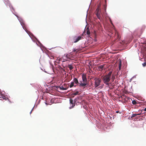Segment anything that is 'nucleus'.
Here are the masks:
<instances>
[{"label":"nucleus","mask_w":146,"mask_h":146,"mask_svg":"<svg viewBox=\"0 0 146 146\" xmlns=\"http://www.w3.org/2000/svg\"><path fill=\"white\" fill-rule=\"evenodd\" d=\"M121 60H119V70H121Z\"/></svg>","instance_id":"nucleus-13"},{"label":"nucleus","mask_w":146,"mask_h":146,"mask_svg":"<svg viewBox=\"0 0 146 146\" xmlns=\"http://www.w3.org/2000/svg\"><path fill=\"white\" fill-rule=\"evenodd\" d=\"M86 85V83H81L80 84V86H85Z\"/></svg>","instance_id":"nucleus-17"},{"label":"nucleus","mask_w":146,"mask_h":146,"mask_svg":"<svg viewBox=\"0 0 146 146\" xmlns=\"http://www.w3.org/2000/svg\"><path fill=\"white\" fill-rule=\"evenodd\" d=\"M111 72H110L108 74L104 76L103 79V82L106 84L108 85L111 80Z\"/></svg>","instance_id":"nucleus-2"},{"label":"nucleus","mask_w":146,"mask_h":146,"mask_svg":"<svg viewBox=\"0 0 146 146\" xmlns=\"http://www.w3.org/2000/svg\"><path fill=\"white\" fill-rule=\"evenodd\" d=\"M80 51V50L79 49H74L73 52H76V53Z\"/></svg>","instance_id":"nucleus-16"},{"label":"nucleus","mask_w":146,"mask_h":146,"mask_svg":"<svg viewBox=\"0 0 146 146\" xmlns=\"http://www.w3.org/2000/svg\"><path fill=\"white\" fill-rule=\"evenodd\" d=\"M64 54L62 57V58L63 60L62 62H64L67 60V57L66 56V54Z\"/></svg>","instance_id":"nucleus-8"},{"label":"nucleus","mask_w":146,"mask_h":146,"mask_svg":"<svg viewBox=\"0 0 146 146\" xmlns=\"http://www.w3.org/2000/svg\"><path fill=\"white\" fill-rule=\"evenodd\" d=\"M116 112H117V113H118V111H116Z\"/></svg>","instance_id":"nucleus-27"},{"label":"nucleus","mask_w":146,"mask_h":146,"mask_svg":"<svg viewBox=\"0 0 146 146\" xmlns=\"http://www.w3.org/2000/svg\"><path fill=\"white\" fill-rule=\"evenodd\" d=\"M74 82H72L69 86L70 88H72L74 86Z\"/></svg>","instance_id":"nucleus-14"},{"label":"nucleus","mask_w":146,"mask_h":146,"mask_svg":"<svg viewBox=\"0 0 146 146\" xmlns=\"http://www.w3.org/2000/svg\"><path fill=\"white\" fill-rule=\"evenodd\" d=\"M82 80L84 82L87 81V79L86 78V75L85 74H83L82 75Z\"/></svg>","instance_id":"nucleus-9"},{"label":"nucleus","mask_w":146,"mask_h":146,"mask_svg":"<svg viewBox=\"0 0 146 146\" xmlns=\"http://www.w3.org/2000/svg\"><path fill=\"white\" fill-rule=\"evenodd\" d=\"M68 68H69L70 70H72L73 68V67L71 65H68Z\"/></svg>","instance_id":"nucleus-15"},{"label":"nucleus","mask_w":146,"mask_h":146,"mask_svg":"<svg viewBox=\"0 0 146 146\" xmlns=\"http://www.w3.org/2000/svg\"><path fill=\"white\" fill-rule=\"evenodd\" d=\"M79 93V92H78V91H77L75 92H74L73 94V95H74V96H75V95H76L78 94Z\"/></svg>","instance_id":"nucleus-18"},{"label":"nucleus","mask_w":146,"mask_h":146,"mask_svg":"<svg viewBox=\"0 0 146 146\" xmlns=\"http://www.w3.org/2000/svg\"><path fill=\"white\" fill-rule=\"evenodd\" d=\"M70 109H71L73 108L75 106V103H73V100L71 99H70Z\"/></svg>","instance_id":"nucleus-6"},{"label":"nucleus","mask_w":146,"mask_h":146,"mask_svg":"<svg viewBox=\"0 0 146 146\" xmlns=\"http://www.w3.org/2000/svg\"><path fill=\"white\" fill-rule=\"evenodd\" d=\"M83 36V34H82L80 36H74L73 38L74 42L76 43L78 42L80 40L83 39L84 38Z\"/></svg>","instance_id":"nucleus-4"},{"label":"nucleus","mask_w":146,"mask_h":146,"mask_svg":"<svg viewBox=\"0 0 146 146\" xmlns=\"http://www.w3.org/2000/svg\"><path fill=\"white\" fill-rule=\"evenodd\" d=\"M19 20L21 25L22 26L23 28L25 30L28 34H30V33L27 30L26 26L23 20L22 19H19Z\"/></svg>","instance_id":"nucleus-5"},{"label":"nucleus","mask_w":146,"mask_h":146,"mask_svg":"<svg viewBox=\"0 0 146 146\" xmlns=\"http://www.w3.org/2000/svg\"><path fill=\"white\" fill-rule=\"evenodd\" d=\"M104 8L105 10V13H101L100 10V7L99 5L96 9L95 12L96 14L97 17L100 20H102V18H104V17L105 16V13L106 11V5H105L104 6Z\"/></svg>","instance_id":"nucleus-1"},{"label":"nucleus","mask_w":146,"mask_h":146,"mask_svg":"<svg viewBox=\"0 0 146 146\" xmlns=\"http://www.w3.org/2000/svg\"><path fill=\"white\" fill-rule=\"evenodd\" d=\"M115 33L116 36L117 38L118 39H119L120 37L119 35L118 32L116 30H115Z\"/></svg>","instance_id":"nucleus-10"},{"label":"nucleus","mask_w":146,"mask_h":146,"mask_svg":"<svg viewBox=\"0 0 146 146\" xmlns=\"http://www.w3.org/2000/svg\"><path fill=\"white\" fill-rule=\"evenodd\" d=\"M104 67V66L103 65H100V66H99V69H102Z\"/></svg>","instance_id":"nucleus-21"},{"label":"nucleus","mask_w":146,"mask_h":146,"mask_svg":"<svg viewBox=\"0 0 146 146\" xmlns=\"http://www.w3.org/2000/svg\"><path fill=\"white\" fill-rule=\"evenodd\" d=\"M73 81V82H74V83H75L76 84H77L78 83V79L76 78H74V79Z\"/></svg>","instance_id":"nucleus-12"},{"label":"nucleus","mask_w":146,"mask_h":146,"mask_svg":"<svg viewBox=\"0 0 146 146\" xmlns=\"http://www.w3.org/2000/svg\"><path fill=\"white\" fill-rule=\"evenodd\" d=\"M132 103L133 104H135L137 103L136 102L135 100H133L132 101Z\"/></svg>","instance_id":"nucleus-23"},{"label":"nucleus","mask_w":146,"mask_h":146,"mask_svg":"<svg viewBox=\"0 0 146 146\" xmlns=\"http://www.w3.org/2000/svg\"><path fill=\"white\" fill-rule=\"evenodd\" d=\"M69 87V85H68L67 88H64L63 86L60 87V89L62 90H67Z\"/></svg>","instance_id":"nucleus-11"},{"label":"nucleus","mask_w":146,"mask_h":146,"mask_svg":"<svg viewBox=\"0 0 146 146\" xmlns=\"http://www.w3.org/2000/svg\"><path fill=\"white\" fill-rule=\"evenodd\" d=\"M144 111H146V108H145Z\"/></svg>","instance_id":"nucleus-26"},{"label":"nucleus","mask_w":146,"mask_h":146,"mask_svg":"<svg viewBox=\"0 0 146 146\" xmlns=\"http://www.w3.org/2000/svg\"><path fill=\"white\" fill-rule=\"evenodd\" d=\"M62 58H57V60L58 62H59L61 60L62 61Z\"/></svg>","instance_id":"nucleus-20"},{"label":"nucleus","mask_w":146,"mask_h":146,"mask_svg":"<svg viewBox=\"0 0 146 146\" xmlns=\"http://www.w3.org/2000/svg\"><path fill=\"white\" fill-rule=\"evenodd\" d=\"M115 78V76L114 75H113L111 77V80L112 81V82L113 81Z\"/></svg>","instance_id":"nucleus-19"},{"label":"nucleus","mask_w":146,"mask_h":146,"mask_svg":"<svg viewBox=\"0 0 146 146\" xmlns=\"http://www.w3.org/2000/svg\"><path fill=\"white\" fill-rule=\"evenodd\" d=\"M143 66V67H145L146 66V62H144L142 64Z\"/></svg>","instance_id":"nucleus-24"},{"label":"nucleus","mask_w":146,"mask_h":146,"mask_svg":"<svg viewBox=\"0 0 146 146\" xmlns=\"http://www.w3.org/2000/svg\"><path fill=\"white\" fill-rule=\"evenodd\" d=\"M94 87L96 88L100 85L101 82V80L100 78H95L94 79Z\"/></svg>","instance_id":"nucleus-3"},{"label":"nucleus","mask_w":146,"mask_h":146,"mask_svg":"<svg viewBox=\"0 0 146 146\" xmlns=\"http://www.w3.org/2000/svg\"><path fill=\"white\" fill-rule=\"evenodd\" d=\"M66 56L67 57V58L70 60H73V57L72 56V54H66Z\"/></svg>","instance_id":"nucleus-7"},{"label":"nucleus","mask_w":146,"mask_h":146,"mask_svg":"<svg viewBox=\"0 0 146 146\" xmlns=\"http://www.w3.org/2000/svg\"><path fill=\"white\" fill-rule=\"evenodd\" d=\"M86 30H87V32H86L87 34L88 35H89L90 34V32L89 30L88 29H87Z\"/></svg>","instance_id":"nucleus-22"},{"label":"nucleus","mask_w":146,"mask_h":146,"mask_svg":"<svg viewBox=\"0 0 146 146\" xmlns=\"http://www.w3.org/2000/svg\"><path fill=\"white\" fill-rule=\"evenodd\" d=\"M113 88H114L113 86H111V87H110V88H111V89H113Z\"/></svg>","instance_id":"nucleus-25"}]
</instances>
